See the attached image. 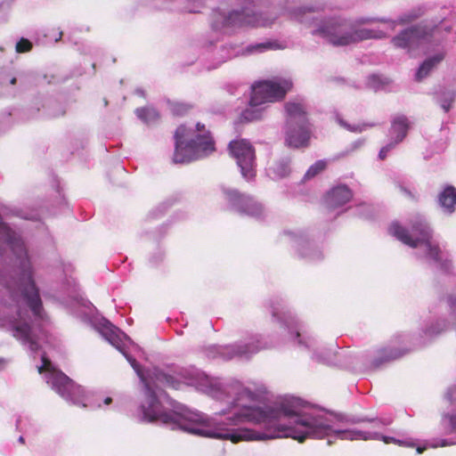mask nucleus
<instances>
[{"mask_svg":"<svg viewBox=\"0 0 456 456\" xmlns=\"http://www.w3.org/2000/svg\"><path fill=\"white\" fill-rule=\"evenodd\" d=\"M263 392L239 380L226 382L210 379V396L224 407L210 417V438L240 441H264L291 437L298 442L306 438L339 440H381L412 447L411 440L383 436L378 431L346 428V424L370 421L374 428L391 424L390 419H342L328 411L302 404L298 398H286L274 405L262 403Z\"/></svg>","mask_w":456,"mask_h":456,"instance_id":"f257e3e1","label":"nucleus"},{"mask_svg":"<svg viewBox=\"0 0 456 456\" xmlns=\"http://www.w3.org/2000/svg\"><path fill=\"white\" fill-rule=\"evenodd\" d=\"M313 8L300 7L289 12V17L307 27H313L312 34L327 39L333 45H348L368 39H382L387 34L381 29H369L360 28L362 24L381 22L387 25L390 30H394L397 25H403L412 20L415 16L403 14L397 20L379 17H360L356 19H346L332 17L327 20H319Z\"/></svg>","mask_w":456,"mask_h":456,"instance_id":"f03ea898","label":"nucleus"},{"mask_svg":"<svg viewBox=\"0 0 456 456\" xmlns=\"http://www.w3.org/2000/svg\"><path fill=\"white\" fill-rule=\"evenodd\" d=\"M266 307L272 314L273 321L279 325L281 335L284 339L293 342L299 348L310 352L313 360L328 365L339 363L337 357L341 355L342 353L338 352L334 346L327 347L312 333L306 331L304 325L285 306L281 298L270 299L266 303Z\"/></svg>","mask_w":456,"mask_h":456,"instance_id":"7ed1b4c3","label":"nucleus"},{"mask_svg":"<svg viewBox=\"0 0 456 456\" xmlns=\"http://www.w3.org/2000/svg\"><path fill=\"white\" fill-rule=\"evenodd\" d=\"M409 230L394 222L389 227V233L414 248V254L418 258L423 259L444 273H452V263L444 256L437 242L433 239V231L427 218L422 215H415L411 218Z\"/></svg>","mask_w":456,"mask_h":456,"instance_id":"20e7f679","label":"nucleus"},{"mask_svg":"<svg viewBox=\"0 0 456 456\" xmlns=\"http://www.w3.org/2000/svg\"><path fill=\"white\" fill-rule=\"evenodd\" d=\"M265 0H246L240 10L224 12L214 10L211 15V28L215 32L228 33L241 27H268L276 16L264 12Z\"/></svg>","mask_w":456,"mask_h":456,"instance_id":"39448f33","label":"nucleus"},{"mask_svg":"<svg viewBox=\"0 0 456 456\" xmlns=\"http://www.w3.org/2000/svg\"><path fill=\"white\" fill-rule=\"evenodd\" d=\"M175 163H189L205 158L216 151L215 142L205 126L197 123L194 127L181 125L175 133Z\"/></svg>","mask_w":456,"mask_h":456,"instance_id":"423d86ee","label":"nucleus"},{"mask_svg":"<svg viewBox=\"0 0 456 456\" xmlns=\"http://www.w3.org/2000/svg\"><path fill=\"white\" fill-rule=\"evenodd\" d=\"M292 86V81L284 77H275L255 83L251 87L248 106L241 112V119L245 121L259 119L268 103L283 99Z\"/></svg>","mask_w":456,"mask_h":456,"instance_id":"0eeeda50","label":"nucleus"},{"mask_svg":"<svg viewBox=\"0 0 456 456\" xmlns=\"http://www.w3.org/2000/svg\"><path fill=\"white\" fill-rule=\"evenodd\" d=\"M440 36L442 42L454 43L456 41V32L443 23L433 28L417 26L403 29L392 38L391 43L395 48L406 50L413 56L415 49L431 38L439 40Z\"/></svg>","mask_w":456,"mask_h":456,"instance_id":"6e6552de","label":"nucleus"},{"mask_svg":"<svg viewBox=\"0 0 456 456\" xmlns=\"http://www.w3.org/2000/svg\"><path fill=\"white\" fill-rule=\"evenodd\" d=\"M287 114L285 141L292 148L306 147L311 137V127L303 104L289 102L285 105Z\"/></svg>","mask_w":456,"mask_h":456,"instance_id":"1a4fd4ad","label":"nucleus"},{"mask_svg":"<svg viewBox=\"0 0 456 456\" xmlns=\"http://www.w3.org/2000/svg\"><path fill=\"white\" fill-rule=\"evenodd\" d=\"M268 347V343L263 340L262 336L256 334L231 345H211L206 348V354L211 359L231 360L234 357L249 359Z\"/></svg>","mask_w":456,"mask_h":456,"instance_id":"9d476101","label":"nucleus"},{"mask_svg":"<svg viewBox=\"0 0 456 456\" xmlns=\"http://www.w3.org/2000/svg\"><path fill=\"white\" fill-rule=\"evenodd\" d=\"M221 190L224 200L234 212L256 219H262L265 216L264 205L253 196L241 193L238 190L227 186H222Z\"/></svg>","mask_w":456,"mask_h":456,"instance_id":"9b49d317","label":"nucleus"},{"mask_svg":"<svg viewBox=\"0 0 456 456\" xmlns=\"http://www.w3.org/2000/svg\"><path fill=\"white\" fill-rule=\"evenodd\" d=\"M282 240L290 245L297 256L308 262H316L323 257L319 246L302 230H285Z\"/></svg>","mask_w":456,"mask_h":456,"instance_id":"f8f14e48","label":"nucleus"},{"mask_svg":"<svg viewBox=\"0 0 456 456\" xmlns=\"http://www.w3.org/2000/svg\"><path fill=\"white\" fill-rule=\"evenodd\" d=\"M229 151L235 159L241 176L248 182L256 176L255 151L247 140H233L229 143Z\"/></svg>","mask_w":456,"mask_h":456,"instance_id":"ddd939ff","label":"nucleus"},{"mask_svg":"<svg viewBox=\"0 0 456 456\" xmlns=\"http://www.w3.org/2000/svg\"><path fill=\"white\" fill-rule=\"evenodd\" d=\"M279 48L280 46L278 43L273 41L250 44L247 45L245 48L240 50H236L235 48L231 46L232 52L226 50V48H223L222 51H226L225 55H222V58L220 60H218L215 64L208 66L207 69L209 70L217 69L222 63L225 62L228 59L232 58L234 55H249L254 53H264L268 50H276Z\"/></svg>","mask_w":456,"mask_h":456,"instance_id":"4468645a","label":"nucleus"},{"mask_svg":"<svg viewBox=\"0 0 456 456\" xmlns=\"http://www.w3.org/2000/svg\"><path fill=\"white\" fill-rule=\"evenodd\" d=\"M409 350L410 348L406 346L395 347V345L380 348L376 352V355L364 364L363 369L370 370H377L384 363L403 355Z\"/></svg>","mask_w":456,"mask_h":456,"instance_id":"2eb2a0df","label":"nucleus"},{"mask_svg":"<svg viewBox=\"0 0 456 456\" xmlns=\"http://www.w3.org/2000/svg\"><path fill=\"white\" fill-rule=\"evenodd\" d=\"M445 398L448 407L442 416L441 425L445 434H453L456 433V385L448 389Z\"/></svg>","mask_w":456,"mask_h":456,"instance_id":"dca6fc26","label":"nucleus"},{"mask_svg":"<svg viewBox=\"0 0 456 456\" xmlns=\"http://www.w3.org/2000/svg\"><path fill=\"white\" fill-rule=\"evenodd\" d=\"M353 198L352 190L346 184H338L332 187L325 196L327 208L335 209L349 202Z\"/></svg>","mask_w":456,"mask_h":456,"instance_id":"f3484780","label":"nucleus"},{"mask_svg":"<svg viewBox=\"0 0 456 456\" xmlns=\"http://www.w3.org/2000/svg\"><path fill=\"white\" fill-rule=\"evenodd\" d=\"M444 56L445 53L444 51H438L433 55L427 57L416 70L414 76L415 81L421 82L428 77L444 59Z\"/></svg>","mask_w":456,"mask_h":456,"instance_id":"a211bd4d","label":"nucleus"},{"mask_svg":"<svg viewBox=\"0 0 456 456\" xmlns=\"http://www.w3.org/2000/svg\"><path fill=\"white\" fill-rule=\"evenodd\" d=\"M410 123L406 116L397 115L394 117L389 130L390 142H395V145L403 142L407 135Z\"/></svg>","mask_w":456,"mask_h":456,"instance_id":"6ab92c4d","label":"nucleus"},{"mask_svg":"<svg viewBox=\"0 0 456 456\" xmlns=\"http://www.w3.org/2000/svg\"><path fill=\"white\" fill-rule=\"evenodd\" d=\"M437 203L442 211L452 215L456 209V188L452 185H444L437 195Z\"/></svg>","mask_w":456,"mask_h":456,"instance_id":"aec40b11","label":"nucleus"},{"mask_svg":"<svg viewBox=\"0 0 456 456\" xmlns=\"http://www.w3.org/2000/svg\"><path fill=\"white\" fill-rule=\"evenodd\" d=\"M290 158L282 157L273 162L267 169V175L273 180L288 176L290 173Z\"/></svg>","mask_w":456,"mask_h":456,"instance_id":"412c9836","label":"nucleus"},{"mask_svg":"<svg viewBox=\"0 0 456 456\" xmlns=\"http://www.w3.org/2000/svg\"><path fill=\"white\" fill-rule=\"evenodd\" d=\"M77 292V285L72 281V285H70V293L74 297L75 304L79 307V310L76 311L74 314L82 320H86L88 315L93 313L94 305L89 301L85 300L82 297L77 298L76 297Z\"/></svg>","mask_w":456,"mask_h":456,"instance_id":"4be33fe9","label":"nucleus"},{"mask_svg":"<svg viewBox=\"0 0 456 456\" xmlns=\"http://www.w3.org/2000/svg\"><path fill=\"white\" fill-rule=\"evenodd\" d=\"M456 97V89H443L436 94V101L444 110V112H448Z\"/></svg>","mask_w":456,"mask_h":456,"instance_id":"5701e85b","label":"nucleus"},{"mask_svg":"<svg viewBox=\"0 0 456 456\" xmlns=\"http://www.w3.org/2000/svg\"><path fill=\"white\" fill-rule=\"evenodd\" d=\"M447 328V322L444 320H437L435 323L427 325L422 330L421 341L419 344H424L426 340L431 339L432 338L439 335Z\"/></svg>","mask_w":456,"mask_h":456,"instance_id":"b1692460","label":"nucleus"},{"mask_svg":"<svg viewBox=\"0 0 456 456\" xmlns=\"http://www.w3.org/2000/svg\"><path fill=\"white\" fill-rule=\"evenodd\" d=\"M135 114L147 125L155 123L159 118L158 110L153 107L138 108L135 110Z\"/></svg>","mask_w":456,"mask_h":456,"instance_id":"393cba45","label":"nucleus"},{"mask_svg":"<svg viewBox=\"0 0 456 456\" xmlns=\"http://www.w3.org/2000/svg\"><path fill=\"white\" fill-rule=\"evenodd\" d=\"M456 444V439H433L427 441L425 445L417 447V453H422L427 448L445 447Z\"/></svg>","mask_w":456,"mask_h":456,"instance_id":"a878e982","label":"nucleus"},{"mask_svg":"<svg viewBox=\"0 0 456 456\" xmlns=\"http://www.w3.org/2000/svg\"><path fill=\"white\" fill-rule=\"evenodd\" d=\"M327 162L325 160H317L305 172L304 175L305 180H309L316 176L319 173L326 168Z\"/></svg>","mask_w":456,"mask_h":456,"instance_id":"bb28decb","label":"nucleus"},{"mask_svg":"<svg viewBox=\"0 0 456 456\" xmlns=\"http://www.w3.org/2000/svg\"><path fill=\"white\" fill-rule=\"evenodd\" d=\"M24 75L23 71L12 72H3L0 74V83L3 86H13L17 82V77H21Z\"/></svg>","mask_w":456,"mask_h":456,"instance_id":"cd10ccee","label":"nucleus"},{"mask_svg":"<svg viewBox=\"0 0 456 456\" xmlns=\"http://www.w3.org/2000/svg\"><path fill=\"white\" fill-rule=\"evenodd\" d=\"M385 84V79L380 76L371 75L368 77L367 85L370 88L373 89L374 91L381 89Z\"/></svg>","mask_w":456,"mask_h":456,"instance_id":"c85d7f7f","label":"nucleus"},{"mask_svg":"<svg viewBox=\"0 0 456 456\" xmlns=\"http://www.w3.org/2000/svg\"><path fill=\"white\" fill-rule=\"evenodd\" d=\"M32 43L24 37H21L15 45V51L18 53H28L32 49Z\"/></svg>","mask_w":456,"mask_h":456,"instance_id":"c756f323","label":"nucleus"},{"mask_svg":"<svg viewBox=\"0 0 456 456\" xmlns=\"http://www.w3.org/2000/svg\"><path fill=\"white\" fill-rule=\"evenodd\" d=\"M356 213L360 217L369 218L371 214V207L366 203L360 204L356 207Z\"/></svg>","mask_w":456,"mask_h":456,"instance_id":"7c9ffc66","label":"nucleus"},{"mask_svg":"<svg viewBox=\"0 0 456 456\" xmlns=\"http://www.w3.org/2000/svg\"><path fill=\"white\" fill-rule=\"evenodd\" d=\"M170 107H171L172 112L175 115H183L188 110V106L186 104L180 103V102H173V103H171Z\"/></svg>","mask_w":456,"mask_h":456,"instance_id":"2f4dec72","label":"nucleus"},{"mask_svg":"<svg viewBox=\"0 0 456 456\" xmlns=\"http://www.w3.org/2000/svg\"><path fill=\"white\" fill-rule=\"evenodd\" d=\"M10 213L12 216L20 217L22 219H27V220L34 219L35 216H36L34 214H26L23 210H21L20 208H11Z\"/></svg>","mask_w":456,"mask_h":456,"instance_id":"473e14b6","label":"nucleus"},{"mask_svg":"<svg viewBox=\"0 0 456 456\" xmlns=\"http://www.w3.org/2000/svg\"><path fill=\"white\" fill-rule=\"evenodd\" d=\"M339 124L342 126H344L345 128H346L347 130H349L351 132H356V133L362 132L365 129V127L367 126V125H365V124L351 126V125L346 123L345 121H343L342 119H339Z\"/></svg>","mask_w":456,"mask_h":456,"instance_id":"72a5a7b5","label":"nucleus"},{"mask_svg":"<svg viewBox=\"0 0 456 456\" xmlns=\"http://www.w3.org/2000/svg\"><path fill=\"white\" fill-rule=\"evenodd\" d=\"M395 146L396 145L395 144V142H389L387 145L380 149L379 152V158L380 159H384L387 156V153Z\"/></svg>","mask_w":456,"mask_h":456,"instance_id":"f704fd0d","label":"nucleus"},{"mask_svg":"<svg viewBox=\"0 0 456 456\" xmlns=\"http://www.w3.org/2000/svg\"><path fill=\"white\" fill-rule=\"evenodd\" d=\"M409 340V336L407 334H398L394 338V344H403Z\"/></svg>","mask_w":456,"mask_h":456,"instance_id":"c9c22d12","label":"nucleus"},{"mask_svg":"<svg viewBox=\"0 0 456 456\" xmlns=\"http://www.w3.org/2000/svg\"><path fill=\"white\" fill-rule=\"evenodd\" d=\"M447 301L452 311L456 314V298L452 296H449Z\"/></svg>","mask_w":456,"mask_h":456,"instance_id":"e433bc0d","label":"nucleus"},{"mask_svg":"<svg viewBox=\"0 0 456 456\" xmlns=\"http://www.w3.org/2000/svg\"><path fill=\"white\" fill-rule=\"evenodd\" d=\"M112 403V398L110 396H107L103 399V404L109 405Z\"/></svg>","mask_w":456,"mask_h":456,"instance_id":"4c0bfd02","label":"nucleus"},{"mask_svg":"<svg viewBox=\"0 0 456 456\" xmlns=\"http://www.w3.org/2000/svg\"><path fill=\"white\" fill-rule=\"evenodd\" d=\"M61 37H62V31H61V30H60V31L58 32V37L55 38V42L60 41V40L61 39Z\"/></svg>","mask_w":456,"mask_h":456,"instance_id":"58836bf2","label":"nucleus"},{"mask_svg":"<svg viewBox=\"0 0 456 456\" xmlns=\"http://www.w3.org/2000/svg\"><path fill=\"white\" fill-rule=\"evenodd\" d=\"M4 365V360L0 358V371L3 370Z\"/></svg>","mask_w":456,"mask_h":456,"instance_id":"ea45409f","label":"nucleus"},{"mask_svg":"<svg viewBox=\"0 0 456 456\" xmlns=\"http://www.w3.org/2000/svg\"><path fill=\"white\" fill-rule=\"evenodd\" d=\"M136 94H137L138 95H141V96H143V95H144V93H143V91H142V89H136Z\"/></svg>","mask_w":456,"mask_h":456,"instance_id":"a19ab883","label":"nucleus"},{"mask_svg":"<svg viewBox=\"0 0 456 456\" xmlns=\"http://www.w3.org/2000/svg\"><path fill=\"white\" fill-rule=\"evenodd\" d=\"M402 190L405 194L411 195V192L407 189L403 188Z\"/></svg>","mask_w":456,"mask_h":456,"instance_id":"79ce46f5","label":"nucleus"},{"mask_svg":"<svg viewBox=\"0 0 456 456\" xmlns=\"http://www.w3.org/2000/svg\"><path fill=\"white\" fill-rule=\"evenodd\" d=\"M362 144V142H360V141L355 142V147L360 146Z\"/></svg>","mask_w":456,"mask_h":456,"instance_id":"37998d69","label":"nucleus"},{"mask_svg":"<svg viewBox=\"0 0 456 456\" xmlns=\"http://www.w3.org/2000/svg\"><path fill=\"white\" fill-rule=\"evenodd\" d=\"M4 5H5V4H4V3H2V4H0V11L4 7Z\"/></svg>","mask_w":456,"mask_h":456,"instance_id":"c03bdc74","label":"nucleus"},{"mask_svg":"<svg viewBox=\"0 0 456 456\" xmlns=\"http://www.w3.org/2000/svg\"><path fill=\"white\" fill-rule=\"evenodd\" d=\"M355 361L359 362V361H362V359L360 357H355Z\"/></svg>","mask_w":456,"mask_h":456,"instance_id":"a18cd8bd","label":"nucleus"}]
</instances>
